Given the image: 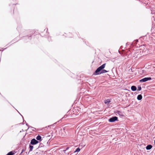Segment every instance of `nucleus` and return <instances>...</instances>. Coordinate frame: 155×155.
I'll list each match as a JSON object with an SVG mask.
<instances>
[{
  "instance_id": "obj_1",
  "label": "nucleus",
  "mask_w": 155,
  "mask_h": 155,
  "mask_svg": "<svg viewBox=\"0 0 155 155\" xmlns=\"http://www.w3.org/2000/svg\"><path fill=\"white\" fill-rule=\"evenodd\" d=\"M106 64V63L104 64L98 68L94 72L93 74L94 75H98L107 72H108L107 71L105 70H103L105 67Z\"/></svg>"
},
{
  "instance_id": "obj_2",
  "label": "nucleus",
  "mask_w": 155,
  "mask_h": 155,
  "mask_svg": "<svg viewBox=\"0 0 155 155\" xmlns=\"http://www.w3.org/2000/svg\"><path fill=\"white\" fill-rule=\"evenodd\" d=\"M118 120V118L117 117H113L112 118H110L109 120V121L110 122H114Z\"/></svg>"
},
{
  "instance_id": "obj_3",
  "label": "nucleus",
  "mask_w": 155,
  "mask_h": 155,
  "mask_svg": "<svg viewBox=\"0 0 155 155\" xmlns=\"http://www.w3.org/2000/svg\"><path fill=\"white\" fill-rule=\"evenodd\" d=\"M151 78H145L140 80V82H145L148 80H151Z\"/></svg>"
},
{
  "instance_id": "obj_4",
  "label": "nucleus",
  "mask_w": 155,
  "mask_h": 155,
  "mask_svg": "<svg viewBox=\"0 0 155 155\" xmlns=\"http://www.w3.org/2000/svg\"><path fill=\"white\" fill-rule=\"evenodd\" d=\"M39 142L35 139H33L31 140V144L32 145H35L38 143Z\"/></svg>"
},
{
  "instance_id": "obj_5",
  "label": "nucleus",
  "mask_w": 155,
  "mask_h": 155,
  "mask_svg": "<svg viewBox=\"0 0 155 155\" xmlns=\"http://www.w3.org/2000/svg\"><path fill=\"white\" fill-rule=\"evenodd\" d=\"M152 147V146L151 145H148L146 147V149L147 150H150Z\"/></svg>"
},
{
  "instance_id": "obj_6",
  "label": "nucleus",
  "mask_w": 155,
  "mask_h": 155,
  "mask_svg": "<svg viewBox=\"0 0 155 155\" xmlns=\"http://www.w3.org/2000/svg\"><path fill=\"white\" fill-rule=\"evenodd\" d=\"M131 89L133 91H135L137 90V87L135 86H132L131 87Z\"/></svg>"
},
{
  "instance_id": "obj_7",
  "label": "nucleus",
  "mask_w": 155,
  "mask_h": 155,
  "mask_svg": "<svg viewBox=\"0 0 155 155\" xmlns=\"http://www.w3.org/2000/svg\"><path fill=\"white\" fill-rule=\"evenodd\" d=\"M36 139H37V140H40V141L41 140V137L40 135H38Z\"/></svg>"
},
{
  "instance_id": "obj_8",
  "label": "nucleus",
  "mask_w": 155,
  "mask_h": 155,
  "mask_svg": "<svg viewBox=\"0 0 155 155\" xmlns=\"http://www.w3.org/2000/svg\"><path fill=\"white\" fill-rule=\"evenodd\" d=\"M142 98V96L141 95H139L137 97V99L139 100H140Z\"/></svg>"
},
{
  "instance_id": "obj_9",
  "label": "nucleus",
  "mask_w": 155,
  "mask_h": 155,
  "mask_svg": "<svg viewBox=\"0 0 155 155\" xmlns=\"http://www.w3.org/2000/svg\"><path fill=\"white\" fill-rule=\"evenodd\" d=\"M29 151H32V149L33 148V146L31 145H30L29 146Z\"/></svg>"
},
{
  "instance_id": "obj_10",
  "label": "nucleus",
  "mask_w": 155,
  "mask_h": 155,
  "mask_svg": "<svg viewBox=\"0 0 155 155\" xmlns=\"http://www.w3.org/2000/svg\"><path fill=\"white\" fill-rule=\"evenodd\" d=\"M14 154V153H13L11 151L9 152L6 155H13Z\"/></svg>"
},
{
  "instance_id": "obj_11",
  "label": "nucleus",
  "mask_w": 155,
  "mask_h": 155,
  "mask_svg": "<svg viewBox=\"0 0 155 155\" xmlns=\"http://www.w3.org/2000/svg\"><path fill=\"white\" fill-rule=\"evenodd\" d=\"M80 149L79 148H78L76 149V150L75 151V152H78L80 151Z\"/></svg>"
},
{
  "instance_id": "obj_12",
  "label": "nucleus",
  "mask_w": 155,
  "mask_h": 155,
  "mask_svg": "<svg viewBox=\"0 0 155 155\" xmlns=\"http://www.w3.org/2000/svg\"><path fill=\"white\" fill-rule=\"evenodd\" d=\"M137 88V90L139 91L141 90V87L140 86H138Z\"/></svg>"
},
{
  "instance_id": "obj_13",
  "label": "nucleus",
  "mask_w": 155,
  "mask_h": 155,
  "mask_svg": "<svg viewBox=\"0 0 155 155\" xmlns=\"http://www.w3.org/2000/svg\"><path fill=\"white\" fill-rule=\"evenodd\" d=\"M66 150H64L63 151L65 153Z\"/></svg>"
},
{
  "instance_id": "obj_14",
  "label": "nucleus",
  "mask_w": 155,
  "mask_h": 155,
  "mask_svg": "<svg viewBox=\"0 0 155 155\" xmlns=\"http://www.w3.org/2000/svg\"><path fill=\"white\" fill-rule=\"evenodd\" d=\"M69 148L68 147H67V148H66V150H68V149Z\"/></svg>"
},
{
  "instance_id": "obj_15",
  "label": "nucleus",
  "mask_w": 155,
  "mask_h": 155,
  "mask_svg": "<svg viewBox=\"0 0 155 155\" xmlns=\"http://www.w3.org/2000/svg\"><path fill=\"white\" fill-rule=\"evenodd\" d=\"M110 102V101H107V102H105V104H106L107 102Z\"/></svg>"
},
{
  "instance_id": "obj_16",
  "label": "nucleus",
  "mask_w": 155,
  "mask_h": 155,
  "mask_svg": "<svg viewBox=\"0 0 155 155\" xmlns=\"http://www.w3.org/2000/svg\"><path fill=\"white\" fill-rule=\"evenodd\" d=\"M53 125H51L50 126H48V127H51V126H52Z\"/></svg>"
},
{
  "instance_id": "obj_17",
  "label": "nucleus",
  "mask_w": 155,
  "mask_h": 155,
  "mask_svg": "<svg viewBox=\"0 0 155 155\" xmlns=\"http://www.w3.org/2000/svg\"><path fill=\"white\" fill-rule=\"evenodd\" d=\"M23 150H22V152H21V153H22V152H23Z\"/></svg>"
},
{
  "instance_id": "obj_18",
  "label": "nucleus",
  "mask_w": 155,
  "mask_h": 155,
  "mask_svg": "<svg viewBox=\"0 0 155 155\" xmlns=\"http://www.w3.org/2000/svg\"><path fill=\"white\" fill-rule=\"evenodd\" d=\"M154 144H155V140H154Z\"/></svg>"
}]
</instances>
